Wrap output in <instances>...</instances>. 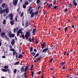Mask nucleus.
Returning <instances> with one entry per match:
<instances>
[{
    "instance_id": "nucleus-54",
    "label": "nucleus",
    "mask_w": 78,
    "mask_h": 78,
    "mask_svg": "<svg viewBox=\"0 0 78 78\" xmlns=\"http://www.w3.org/2000/svg\"><path fill=\"white\" fill-rule=\"evenodd\" d=\"M48 1H46V2L45 3V4H47V3H48Z\"/></svg>"
},
{
    "instance_id": "nucleus-7",
    "label": "nucleus",
    "mask_w": 78,
    "mask_h": 78,
    "mask_svg": "<svg viewBox=\"0 0 78 78\" xmlns=\"http://www.w3.org/2000/svg\"><path fill=\"white\" fill-rule=\"evenodd\" d=\"M20 33L22 34V30H21L20 29L18 31L17 33V37L19 36V35L20 34Z\"/></svg>"
},
{
    "instance_id": "nucleus-56",
    "label": "nucleus",
    "mask_w": 78,
    "mask_h": 78,
    "mask_svg": "<svg viewBox=\"0 0 78 78\" xmlns=\"http://www.w3.org/2000/svg\"><path fill=\"white\" fill-rule=\"evenodd\" d=\"M67 30V27H66L65 28V31H66V30Z\"/></svg>"
},
{
    "instance_id": "nucleus-51",
    "label": "nucleus",
    "mask_w": 78,
    "mask_h": 78,
    "mask_svg": "<svg viewBox=\"0 0 78 78\" xmlns=\"http://www.w3.org/2000/svg\"><path fill=\"white\" fill-rule=\"evenodd\" d=\"M3 2V0H0V4H2Z\"/></svg>"
},
{
    "instance_id": "nucleus-25",
    "label": "nucleus",
    "mask_w": 78,
    "mask_h": 78,
    "mask_svg": "<svg viewBox=\"0 0 78 78\" xmlns=\"http://www.w3.org/2000/svg\"><path fill=\"white\" fill-rule=\"evenodd\" d=\"M31 74H32V78H34V73L33 72V71H32L31 72Z\"/></svg>"
},
{
    "instance_id": "nucleus-34",
    "label": "nucleus",
    "mask_w": 78,
    "mask_h": 78,
    "mask_svg": "<svg viewBox=\"0 0 78 78\" xmlns=\"http://www.w3.org/2000/svg\"><path fill=\"white\" fill-rule=\"evenodd\" d=\"M64 64H65V62H62L60 64V66H63Z\"/></svg>"
},
{
    "instance_id": "nucleus-10",
    "label": "nucleus",
    "mask_w": 78,
    "mask_h": 78,
    "mask_svg": "<svg viewBox=\"0 0 78 78\" xmlns=\"http://www.w3.org/2000/svg\"><path fill=\"white\" fill-rule=\"evenodd\" d=\"M32 8L31 7H29V9H28V10L27 12V14H29V12H30Z\"/></svg>"
},
{
    "instance_id": "nucleus-9",
    "label": "nucleus",
    "mask_w": 78,
    "mask_h": 78,
    "mask_svg": "<svg viewBox=\"0 0 78 78\" xmlns=\"http://www.w3.org/2000/svg\"><path fill=\"white\" fill-rule=\"evenodd\" d=\"M1 36L4 38L5 36V32H3L1 33Z\"/></svg>"
},
{
    "instance_id": "nucleus-36",
    "label": "nucleus",
    "mask_w": 78,
    "mask_h": 78,
    "mask_svg": "<svg viewBox=\"0 0 78 78\" xmlns=\"http://www.w3.org/2000/svg\"><path fill=\"white\" fill-rule=\"evenodd\" d=\"M41 0H37V4H39V2H40Z\"/></svg>"
},
{
    "instance_id": "nucleus-23",
    "label": "nucleus",
    "mask_w": 78,
    "mask_h": 78,
    "mask_svg": "<svg viewBox=\"0 0 78 78\" xmlns=\"http://www.w3.org/2000/svg\"><path fill=\"white\" fill-rule=\"evenodd\" d=\"M28 21H27L26 22V25H25V27H27H27H28Z\"/></svg>"
},
{
    "instance_id": "nucleus-6",
    "label": "nucleus",
    "mask_w": 78,
    "mask_h": 78,
    "mask_svg": "<svg viewBox=\"0 0 78 78\" xmlns=\"http://www.w3.org/2000/svg\"><path fill=\"white\" fill-rule=\"evenodd\" d=\"M18 2V0H13V4L14 6H16Z\"/></svg>"
},
{
    "instance_id": "nucleus-40",
    "label": "nucleus",
    "mask_w": 78,
    "mask_h": 78,
    "mask_svg": "<svg viewBox=\"0 0 78 78\" xmlns=\"http://www.w3.org/2000/svg\"><path fill=\"white\" fill-rule=\"evenodd\" d=\"M53 58H51V59L49 61L50 62H52V61H53Z\"/></svg>"
},
{
    "instance_id": "nucleus-46",
    "label": "nucleus",
    "mask_w": 78,
    "mask_h": 78,
    "mask_svg": "<svg viewBox=\"0 0 78 78\" xmlns=\"http://www.w3.org/2000/svg\"><path fill=\"white\" fill-rule=\"evenodd\" d=\"M16 28H15L13 29V32L14 33H16Z\"/></svg>"
},
{
    "instance_id": "nucleus-12",
    "label": "nucleus",
    "mask_w": 78,
    "mask_h": 78,
    "mask_svg": "<svg viewBox=\"0 0 78 78\" xmlns=\"http://www.w3.org/2000/svg\"><path fill=\"white\" fill-rule=\"evenodd\" d=\"M15 44V41H14V39H13L12 40L11 42V44L12 45H14V44Z\"/></svg>"
},
{
    "instance_id": "nucleus-13",
    "label": "nucleus",
    "mask_w": 78,
    "mask_h": 78,
    "mask_svg": "<svg viewBox=\"0 0 78 78\" xmlns=\"http://www.w3.org/2000/svg\"><path fill=\"white\" fill-rule=\"evenodd\" d=\"M48 48H46L43 51L42 53H43V52H46V51H48Z\"/></svg>"
},
{
    "instance_id": "nucleus-41",
    "label": "nucleus",
    "mask_w": 78,
    "mask_h": 78,
    "mask_svg": "<svg viewBox=\"0 0 78 78\" xmlns=\"http://www.w3.org/2000/svg\"><path fill=\"white\" fill-rule=\"evenodd\" d=\"M19 64V62H17L15 64V65H18Z\"/></svg>"
},
{
    "instance_id": "nucleus-26",
    "label": "nucleus",
    "mask_w": 78,
    "mask_h": 78,
    "mask_svg": "<svg viewBox=\"0 0 78 78\" xmlns=\"http://www.w3.org/2000/svg\"><path fill=\"white\" fill-rule=\"evenodd\" d=\"M16 72H17V69H14L13 71V73H16Z\"/></svg>"
},
{
    "instance_id": "nucleus-53",
    "label": "nucleus",
    "mask_w": 78,
    "mask_h": 78,
    "mask_svg": "<svg viewBox=\"0 0 78 78\" xmlns=\"http://www.w3.org/2000/svg\"><path fill=\"white\" fill-rule=\"evenodd\" d=\"M32 41H34V38H32Z\"/></svg>"
},
{
    "instance_id": "nucleus-8",
    "label": "nucleus",
    "mask_w": 78,
    "mask_h": 78,
    "mask_svg": "<svg viewBox=\"0 0 78 78\" xmlns=\"http://www.w3.org/2000/svg\"><path fill=\"white\" fill-rule=\"evenodd\" d=\"M10 17V20H13V14L11 13L10 15H9V18Z\"/></svg>"
},
{
    "instance_id": "nucleus-3",
    "label": "nucleus",
    "mask_w": 78,
    "mask_h": 78,
    "mask_svg": "<svg viewBox=\"0 0 78 78\" xmlns=\"http://www.w3.org/2000/svg\"><path fill=\"white\" fill-rule=\"evenodd\" d=\"M9 37L10 38H12V37H14L15 36V34H12L11 31H9L8 33Z\"/></svg>"
},
{
    "instance_id": "nucleus-60",
    "label": "nucleus",
    "mask_w": 78,
    "mask_h": 78,
    "mask_svg": "<svg viewBox=\"0 0 78 78\" xmlns=\"http://www.w3.org/2000/svg\"><path fill=\"white\" fill-rule=\"evenodd\" d=\"M29 41H30V42H31V39L30 38H29Z\"/></svg>"
},
{
    "instance_id": "nucleus-11",
    "label": "nucleus",
    "mask_w": 78,
    "mask_h": 78,
    "mask_svg": "<svg viewBox=\"0 0 78 78\" xmlns=\"http://www.w3.org/2000/svg\"><path fill=\"white\" fill-rule=\"evenodd\" d=\"M6 5V7H5V8H7V6H8V5H7V4H5V3H3L2 4V8H4V7H5V6Z\"/></svg>"
},
{
    "instance_id": "nucleus-50",
    "label": "nucleus",
    "mask_w": 78,
    "mask_h": 78,
    "mask_svg": "<svg viewBox=\"0 0 78 78\" xmlns=\"http://www.w3.org/2000/svg\"><path fill=\"white\" fill-rule=\"evenodd\" d=\"M7 14H7V13H4V17H6V15H7Z\"/></svg>"
},
{
    "instance_id": "nucleus-48",
    "label": "nucleus",
    "mask_w": 78,
    "mask_h": 78,
    "mask_svg": "<svg viewBox=\"0 0 78 78\" xmlns=\"http://www.w3.org/2000/svg\"><path fill=\"white\" fill-rule=\"evenodd\" d=\"M54 9H56L57 8V6H54Z\"/></svg>"
},
{
    "instance_id": "nucleus-21",
    "label": "nucleus",
    "mask_w": 78,
    "mask_h": 78,
    "mask_svg": "<svg viewBox=\"0 0 78 78\" xmlns=\"http://www.w3.org/2000/svg\"><path fill=\"white\" fill-rule=\"evenodd\" d=\"M35 33H36V29H34L33 30V34H35Z\"/></svg>"
},
{
    "instance_id": "nucleus-24",
    "label": "nucleus",
    "mask_w": 78,
    "mask_h": 78,
    "mask_svg": "<svg viewBox=\"0 0 78 78\" xmlns=\"http://www.w3.org/2000/svg\"><path fill=\"white\" fill-rule=\"evenodd\" d=\"M34 12H33L31 14V17H34Z\"/></svg>"
},
{
    "instance_id": "nucleus-32",
    "label": "nucleus",
    "mask_w": 78,
    "mask_h": 78,
    "mask_svg": "<svg viewBox=\"0 0 78 78\" xmlns=\"http://www.w3.org/2000/svg\"><path fill=\"white\" fill-rule=\"evenodd\" d=\"M39 53H37V54L35 56H34V58H36V57H37V56H39Z\"/></svg>"
},
{
    "instance_id": "nucleus-30",
    "label": "nucleus",
    "mask_w": 78,
    "mask_h": 78,
    "mask_svg": "<svg viewBox=\"0 0 78 78\" xmlns=\"http://www.w3.org/2000/svg\"><path fill=\"white\" fill-rule=\"evenodd\" d=\"M13 56H14L16 54V51H14L13 53Z\"/></svg>"
},
{
    "instance_id": "nucleus-2",
    "label": "nucleus",
    "mask_w": 78,
    "mask_h": 78,
    "mask_svg": "<svg viewBox=\"0 0 78 78\" xmlns=\"http://www.w3.org/2000/svg\"><path fill=\"white\" fill-rule=\"evenodd\" d=\"M30 32L28 31L26 32V34L25 35V37L26 38V40L28 39V37L30 36Z\"/></svg>"
},
{
    "instance_id": "nucleus-39",
    "label": "nucleus",
    "mask_w": 78,
    "mask_h": 78,
    "mask_svg": "<svg viewBox=\"0 0 78 78\" xmlns=\"http://www.w3.org/2000/svg\"><path fill=\"white\" fill-rule=\"evenodd\" d=\"M22 55H19L18 56V58H20L22 57Z\"/></svg>"
},
{
    "instance_id": "nucleus-27",
    "label": "nucleus",
    "mask_w": 78,
    "mask_h": 78,
    "mask_svg": "<svg viewBox=\"0 0 78 78\" xmlns=\"http://www.w3.org/2000/svg\"><path fill=\"white\" fill-rule=\"evenodd\" d=\"M41 59V57H38L37 58H36V59L37 61H39V60H40V59Z\"/></svg>"
},
{
    "instance_id": "nucleus-18",
    "label": "nucleus",
    "mask_w": 78,
    "mask_h": 78,
    "mask_svg": "<svg viewBox=\"0 0 78 78\" xmlns=\"http://www.w3.org/2000/svg\"><path fill=\"white\" fill-rule=\"evenodd\" d=\"M5 38H6L7 40L8 41H9V39L8 38V37L6 36V35L5 36Z\"/></svg>"
},
{
    "instance_id": "nucleus-64",
    "label": "nucleus",
    "mask_w": 78,
    "mask_h": 78,
    "mask_svg": "<svg viewBox=\"0 0 78 78\" xmlns=\"http://www.w3.org/2000/svg\"><path fill=\"white\" fill-rule=\"evenodd\" d=\"M72 6V4H70V5H69V6Z\"/></svg>"
},
{
    "instance_id": "nucleus-43",
    "label": "nucleus",
    "mask_w": 78,
    "mask_h": 78,
    "mask_svg": "<svg viewBox=\"0 0 78 78\" xmlns=\"http://www.w3.org/2000/svg\"><path fill=\"white\" fill-rule=\"evenodd\" d=\"M26 5H23V8H24V9H25V8H26Z\"/></svg>"
},
{
    "instance_id": "nucleus-15",
    "label": "nucleus",
    "mask_w": 78,
    "mask_h": 78,
    "mask_svg": "<svg viewBox=\"0 0 78 78\" xmlns=\"http://www.w3.org/2000/svg\"><path fill=\"white\" fill-rule=\"evenodd\" d=\"M5 10L6 13L7 14H8L9 12V9L8 8H6Z\"/></svg>"
},
{
    "instance_id": "nucleus-37",
    "label": "nucleus",
    "mask_w": 78,
    "mask_h": 78,
    "mask_svg": "<svg viewBox=\"0 0 78 78\" xmlns=\"http://www.w3.org/2000/svg\"><path fill=\"white\" fill-rule=\"evenodd\" d=\"M21 36L22 37V38H23V39H25V35H23V34L21 35Z\"/></svg>"
},
{
    "instance_id": "nucleus-58",
    "label": "nucleus",
    "mask_w": 78,
    "mask_h": 78,
    "mask_svg": "<svg viewBox=\"0 0 78 78\" xmlns=\"http://www.w3.org/2000/svg\"><path fill=\"white\" fill-rule=\"evenodd\" d=\"M33 67V65H32L30 67L31 69H32Z\"/></svg>"
},
{
    "instance_id": "nucleus-4",
    "label": "nucleus",
    "mask_w": 78,
    "mask_h": 78,
    "mask_svg": "<svg viewBox=\"0 0 78 78\" xmlns=\"http://www.w3.org/2000/svg\"><path fill=\"white\" fill-rule=\"evenodd\" d=\"M1 70L2 72H7V71H8V73H11V71H10V70L9 69H2Z\"/></svg>"
},
{
    "instance_id": "nucleus-49",
    "label": "nucleus",
    "mask_w": 78,
    "mask_h": 78,
    "mask_svg": "<svg viewBox=\"0 0 78 78\" xmlns=\"http://www.w3.org/2000/svg\"><path fill=\"white\" fill-rule=\"evenodd\" d=\"M24 75L25 78H27V75H26V73H24Z\"/></svg>"
},
{
    "instance_id": "nucleus-20",
    "label": "nucleus",
    "mask_w": 78,
    "mask_h": 78,
    "mask_svg": "<svg viewBox=\"0 0 78 78\" xmlns=\"http://www.w3.org/2000/svg\"><path fill=\"white\" fill-rule=\"evenodd\" d=\"M4 68L5 69H8L9 68V66H5L4 67Z\"/></svg>"
},
{
    "instance_id": "nucleus-5",
    "label": "nucleus",
    "mask_w": 78,
    "mask_h": 78,
    "mask_svg": "<svg viewBox=\"0 0 78 78\" xmlns=\"http://www.w3.org/2000/svg\"><path fill=\"white\" fill-rule=\"evenodd\" d=\"M5 9H2V8L1 7H0V14H3V13H5Z\"/></svg>"
},
{
    "instance_id": "nucleus-28",
    "label": "nucleus",
    "mask_w": 78,
    "mask_h": 78,
    "mask_svg": "<svg viewBox=\"0 0 78 78\" xmlns=\"http://www.w3.org/2000/svg\"><path fill=\"white\" fill-rule=\"evenodd\" d=\"M19 56V53H16V58H17L18 57V56Z\"/></svg>"
},
{
    "instance_id": "nucleus-19",
    "label": "nucleus",
    "mask_w": 78,
    "mask_h": 78,
    "mask_svg": "<svg viewBox=\"0 0 78 78\" xmlns=\"http://www.w3.org/2000/svg\"><path fill=\"white\" fill-rule=\"evenodd\" d=\"M10 23L11 25H14V23L13 21H10Z\"/></svg>"
},
{
    "instance_id": "nucleus-63",
    "label": "nucleus",
    "mask_w": 78,
    "mask_h": 78,
    "mask_svg": "<svg viewBox=\"0 0 78 78\" xmlns=\"http://www.w3.org/2000/svg\"><path fill=\"white\" fill-rule=\"evenodd\" d=\"M18 14H21V11L19 12Z\"/></svg>"
},
{
    "instance_id": "nucleus-44",
    "label": "nucleus",
    "mask_w": 78,
    "mask_h": 78,
    "mask_svg": "<svg viewBox=\"0 0 78 78\" xmlns=\"http://www.w3.org/2000/svg\"><path fill=\"white\" fill-rule=\"evenodd\" d=\"M15 20L17 22V16H16L15 17Z\"/></svg>"
},
{
    "instance_id": "nucleus-1",
    "label": "nucleus",
    "mask_w": 78,
    "mask_h": 78,
    "mask_svg": "<svg viewBox=\"0 0 78 78\" xmlns=\"http://www.w3.org/2000/svg\"><path fill=\"white\" fill-rule=\"evenodd\" d=\"M28 69V66H27L26 67H25V68L24 69L23 67H22L20 69V71L21 72H26L27 70Z\"/></svg>"
},
{
    "instance_id": "nucleus-47",
    "label": "nucleus",
    "mask_w": 78,
    "mask_h": 78,
    "mask_svg": "<svg viewBox=\"0 0 78 78\" xmlns=\"http://www.w3.org/2000/svg\"><path fill=\"white\" fill-rule=\"evenodd\" d=\"M23 14H24L23 12H22L21 14V16H20L21 17H22V16H23Z\"/></svg>"
},
{
    "instance_id": "nucleus-17",
    "label": "nucleus",
    "mask_w": 78,
    "mask_h": 78,
    "mask_svg": "<svg viewBox=\"0 0 78 78\" xmlns=\"http://www.w3.org/2000/svg\"><path fill=\"white\" fill-rule=\"evenodd\" d=\"M51 50H55V46H53L52 45V46H51Z\"/></svg>"
},
{
    "instance_id": "nucleus-38",
    "label": "nucleus",
    "mask_w": 78,
    "mask_h": 78,
    "mask_svg": "<svg viewBox=\"0 0 78 78\" xmlns=\"http://www.w3.org/2000/svg\"><path fill=\"white\" fill-rule=\"evenodd\" d=\"M30 52H32L33 51V48L31 47L30 49Z\"/></svg>"
},
{
    "instance_id": "nucleus-16",
    "label": "nucleus",
    "mask_w": 78,
    "mask_h": 78,
    "mask_svg": "<svg viewBox=\"0 0 78 78\" xmlns=\"http://www.w3.org/2000/svg\"><path fill=\"white\" fill-rule=\"evenodd\" d=\"M45 44H41V48H44V47H45Z\"/></svg>"
},
{
    "instance_id": "nucleus-52",
    "label": "nucleus",
    "mask_w": 78,
    "mask_h": 78,
    "mask_svg": "<svg viewBox=\"0 0 78 78\" xmlns=\"http://www.w3.org/2000/svg\"><path fill=\"white\" fill-rule=\"evenodd\" d=\"M65 12H67V11H68V9H66L65 10Z\"/></svg>"
},
{
    "instance_id": "nucleus-61",
    "label": "nucleus",
    "mask_w": 78,
    "mask_h": 78,
    "mask_svg": "<svg viewBox=\"0 0 78 78\" xmlns=\"http://www.w3.org/2000/svg\"><path fill=\"white\" fill-rule=\"evenodd\" d=\"M62 68L63 69H66V68H65V66H63Z\"/></svg>"
},
{
    "instance_id": "nucleus-45",
    "label": "nucleus",
    "mask_w": 78,
    "mask_h": 78,
    "mask_svg": "<svg viewBox=\"0 0 78 78\" xmlns=\"http://www.w3.org/2000/svg\"><path fill=\"white\" fill-rule=\"evenodd\" d=\"M56 1H54L53 3V5H55V4H56Z\"/></svg>"
},
{
    "instance_id": "nucleus-29",
    "label": "nucleus",
    "mask_w": 78,
    "mask_h": 78,
    "mask_svg": "<svg viewBox=\"0 0 78 78\" xmlns=\"http://www.w3.org/2000/svg\"><path fill=\"white\" fill-rule=\"evenodd\" d=\"M31 54L32 55L34 56H35V55H36L35 53H34V52H32L31 53Z\"/></svg>"
},
{
    "instance_id": "nucleus-42",
    "label": "nucleus",
    "mask_w": 78,
    "mask_h": 78,
    "mask_svg": "<svg viewBox=\"0 0 78 78\" xmlns=\"http://www.w3.org/2000/svg\"><path fill=\"white\" fill-rule=\"evenodd\" d=\"M10 51H14L15 50L13 48H10Z\"/></svg>"
},
{
    "instance_id": "nucleus-62",
    "label": "nucleus",
    "mask_w": 78,
    "mask_h": 78,
    "mask_svg": "<svg viewBox=\"0 0 78 78\" xmlns=\"http://www.w3.org/2000/svg\"><path fill=\"white\" fill-rule=\"evenodd\" d=\"M74 27H75V26L74 25H72V28H74Z\"/></svg>"
},
{
    "instance_id": "nucleus-59",
    "label": "nucleus",
    "mask_w": 78,
    "mask_h": 78,
    "mask_svg": "<svg viewBox=\"0 0 78 78\" xmlns=\"http://www.w3.org/2000/svg\"><path fill=\"white\" fill-rule=\"evenodd\" d=\"M41 71H40L39 72L38 74H39V75H40V74H41Z\"/></svg>"
},
{
    "instance_id": "nucleus-57",
    "label": "nucleus",
    "mask_w": 78,
    "mask_h": 78,
    "mask_svg": "<svg viewBox=\"0 0 78 78\" xmlns=\"http://www.w3.org/2000/svg\"><path fill=\"white\" fill-rule=\"evenodd\" d=\"M37 60L36 59V60H35L34 61V62H37Z\"/></svg>"
},
{
    "instance_id": "nucleus-55",
    "label": "nucleus",
    "mask_w": 78,
    "mask_h": 78,
    "mask_svg": "<svg viewBox=\"0 0 78 78\" xmlns=\"http://www.w3.org/2000/svg\"><path fill=\"white\" fill-rule=\"evenodd\" d=\"M2 58H6V56H5L4 55L2 56Z\"/></svg>"
},
{
    "instance_id": "nucleus-14",
    "label": "nucleus",
    "mask_w": 78,
    "mask_h": 78,
    "mask_svg": "<svg viewBox=\"0 0 78 78\" xmlns=\"http://www.w3.org/2000/svg\"><path fill=\"white\" fill-rule=\"evenodd\" d=\"M73 5H74L75 6H77V3H76V1H75V0H74L73 1Z\"/></svg>"
},
{
    "instance_id": "nucleus-31",
    "label": "nucleus",
    "mask_w": 78,
    "mask_h": 78,
    "mask_svg": "<svg viewBox=\"0 0 78 78\" xmlns=\"http://www.w3.org/2000/svg\"><path fill=\"white\" fill-rule=\"evenodd\" d=\"M52 6V4H49V5L48 6V8H51V7Z\"/></svg>"
},
{
    "instance_id": "nucleus-22",
    "label": "nucleus",
    "mask_w": 78,
    "mask_h": 78,
    "mask_svg": "<svg viewBox=\"0 0 78 78\" xmlns=\"http://www.w3.org/2000/svg\"><path fill=\"white\" fill-rule=\"evenodd\" d=\"M28 4H29V3H28V1L25 2V3H24V5H28Z\"/></svg>"
},
{
    "instance_id": "nucleus-33",
    "label": "nucleus",
    "mask_w": 78,
    "mask_h": 78,
    "mask_svg": "<svg viewBox=\"0 0 78 78\" xmlns=\"http://www.w3.org/2000/svg\"><path fill=\"white\" fill-rule=\"evenodd\" d=\"M33 9H31V10L29 12V14H31L33 12Z\"/></svg>"
},
{
    "instance_id": "nucleus-35",
    "label": "nucleus",
    "mask_w": 78,
    "mask_h": 78,
    "mask_svg": "<svg viewBox=\"0 0 78 78\" xmlns=\"http://www.w3.org/2000/svg\"><path fill=\"white\" fill-rule=\"evenodd\" d=\"M5 23H6V20H4L3 21V24H5Z\"/></svg>"
}]
</instances>
